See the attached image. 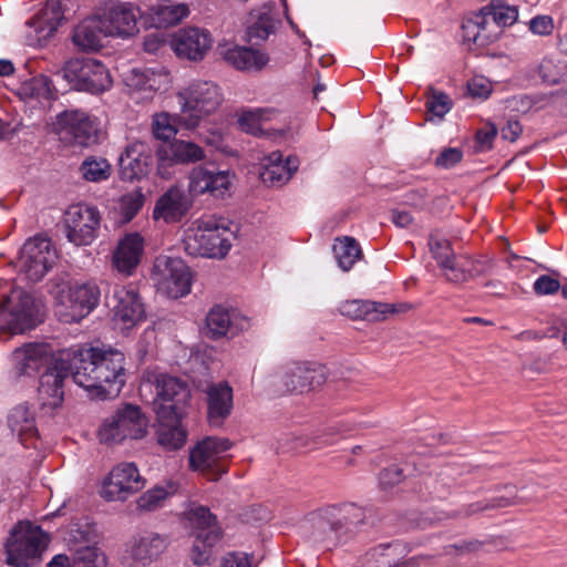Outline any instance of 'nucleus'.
Here are the masks:
<instances>
[{"label":"nucleus","mask_w":567,"mask_h":567,"mask_svg":"<svg viewBox=\"0 0 567 567\" xmlns=\"http://www.w3.org/2000/svg\"><path fill=\"white\" fill-rule=\"evenodd\" d=\"M68 357V377L91 398L106 400L120 394L125 384V357L121 351L82 346L69 349Z\"/></svg>","instance_id":"f257e3e1"},{"label":"nucleus","mask_w":567,"mask_h":567,"mask_svg":"<svg viewBox=\"0 0 567 567\" xmlns=\"http://www.w3.org/2000/svg\"><path fill=\"white\" fill-rule=\"evenodd\" d=\"M69 350L54 355L47 343H29L11 354L16 377L40 374L38 401L44 414H53L64 400V381L68 379Z\"/></svg>","instance_id":"f03ea898"},{"label":"nucleus","mask_w":567,"mask_h":567,"mask_svg":"<svg viewBox=\"0 0 567 567\" xmlns=\"http://www.w3.org/2000/svg\"><path fill=\"white\" fill-rule=\"evenodd\" d=\"M229 231L225 219L216 216H203L188 227L185 233V250L193 256L210 258L225 257L231 245L225 234Z\"/></svg>","instance_id":"7ed1b4c3"},{"label":"nucleus","mask_w":567,"mask_h":567,"mask_svg":"<svg viewBox=\"0 0 567 567\" xmlns=\"http://www.w3.org/2000/svg\"><path fill=\"white\" fill-rule=\"evenodd\" d=\"M49 542L40 526L19 522L6 543V563L12 567H31L38 561Z\"/></svg>","instance_id":"20e7f679"},{"label":"nucleus","mask_w":567,"mask_h":567,"mask_svg":"<svg viewBox=\"0 0 567 567\" xmlns=\"http://www.w3.org/2000/svg\"><path fill=\"white\" fill-rule=\"evenodd\" d=\"M233 443L225 437L207 436L189 452V468L208 481L216 482L228 472Z\"/></svg>","instance_id":"39448f33"},{"label":"nucleus","mask_w":567,"mask_h":567,"mask_svg":"<svg viewBox=\"0 0 567 567\" xmlns=\"http://www.w3.org/2000/svg\"><path fill=\"white\" fill-rule=\"evenodd\" d=\"M178 101L185 120V128H195L202 118L216 112L223 102V94L217 84L210 81H195L178 92Z\"/></svg>","instance_id":"423d86ee"},{"label":"nucleus","mask_w":567,"mask_h":567,"mask_svg":"<svg viewBox=\"0 0 567 567\" xmlns=\"http://www.w3.org/2000/svg\"><path fill=\"white\" fill-rule=\"evenodd\" d=\"M148 420L141 408L123 404L113 415L106 417L97 432L101 443L117 444L126 439H142L146 434Z\"/></svg>","instance_id":"0eeeda50"},{"label":"nucleus","mask_w":567,"mask_h":567,"mask_svg":"<svg viewBox=\"0 0 567 567\" xmlns=\"http://www.w3.org/2000/svg\"><path fill=\"white\" fill-rule=\"evenodd\" d=\"M62 76L73 90L92 94L103 93L113 82L109 69L91 58L68 61L62 69Z\"/></svg>","instance_id":"6e6552de"},{"label":"nucleus","mask_w":567,"mask_h":567,"mask_svg":"<svg viewBox=\"0 0 567 567\" xmlns=\"http://www.w3.org/2000/svg\"><path fill=\"white\" fill-rule=\"evenodd\" d=\"M99 124L87 112L66 110L56 116V133L68 145L87 147L97 142Z\"/></svg>","instance_id":"1a4fd4ad"},{"label":"nucleus","mask_w":567,"mask_h":567,"mask_svg":"<svg viewBox=\"0 0 567 567\" xmlns=\"http://www.w3.org/2000/svg\"><path fill=\"white\" fill-rule=\"evenodd\" d=\"M145 486L135 463L123 462L115 465L104 478L100 495L106 502H125Z\"/></svg>","instance_id":"9d476101"},{"label":"nucleus","mask_w":567,"mask_h":567,"mask_svg":"<svg viewBox=\"0 0 567 567\" xmlns=\"http://www.w3.org/2000/svg\"><path fill=\"white\" fill-rule=\"evenodd\" d=\"M63 221L69 241L76 246H86L97 237L101 215L94 206L75 204L65 210Z\"/></svg>","instance_id":"9b49d317"},{"label":"nucleus","mask_w":567,"mask_h":567,"mask_svg":"<svg viewBox=\"0 0 567 567\" xmlns=\"http://www.w3.org/2000/svg\"><path fill=\"white\" fill-rule=\"evenodd\" d=\"M56 252L51 240L43 236H34L27 240L21 248L19 267L29 280H41L55 262Z\"/></svg>","instance_id":"f8f14e48"},{"label":"nucleus","mask_w":567,"mask_h":567,"mask_svg":"<svg viewBox=\"0 0 567 567\" xmlns=\"http://www.w3.org/2000/svg\"><path fill=\"white\" fill-rule=\"evenodd\" d=\"M157 417H173L184 415L185 406L190 400L187 384L178 378L161 374L156 380Z\"/></svg>","instance_id":"ddd939ff"},{"label":"nucleus","mask_w":567,"mask_h":567,"mask_svg":"<svg viewBox=\"0 0 567 567\" xmlns=\"http://www.w3.org/2000/svg\"><path fill=\"white\" fill-rule=\"evenodd\" d=\"M154 269L161 276L158 284L169 298L177 299L190 292L192 272L179 258H157Z\"/></svg>","instance_id":"4468645a"},{"label":"nucleus","mask_w":567,"mask_h":567,"mask_svg":"<svg viewBox=\"0 0 567 567\" xmlns=\"http://www.w3.org/2000/svg\"><path fill=\"white\" fill-rule=\"evenodd\" d=\"M205 158V151L194 142L175 140L156 151V172L162 178H169L174 164L196 163Z\"/></svg>","instance_id":"2eb2a0df"},{"label":"nucleus","mask_w":567,"mask_h":567,"mask_svg":"<svg viewBox=\"0 0 567 567\" xmlns=\"http://www.w3.org/2000/svg\"><path fill=\"white\" fill-rule=\"evenodd\" d=\"M41 306L31 295L22 293L11 312H0V333H23L41 322Z\"/></svg>","instance_id":"dca6fc26"},{"label":"nucleus","mask_w":567,"mask_h":567,"mask_svg":"<svg viewBox=\"0 0 567 567\" xmlns=\"http://www.w3.org/2000/svg\"><path fill=\"white\" fill-rule=\"evenodd\" d=\"M203 393L208 424L213 427L223 426L233 412V388L227 381L209 382L203 389Z\"/></svg>","instance_id":"f3484780"},{"label":"nucleus","mask_w":567,"mask_h":567,"mask_svg":"<svg viewBox=\"0 0 567 567\" xmlns=\"http://www.w3.org/2000/svg\"><path fill=\"white\" fill-rule=\"evenodd\" d=\"M327 369L313 362H299L288 368L282 384L289 393H307L320 388L327 381Z\"/></svg>","instance_id":"a211bd4d"},{"label":"nucleus","mask_w":567,"mask_h":567,"mask_svg":"<svg viewBox=\"0 0 567 567\" xmlns=\"http://www.w3.org/2000/svg\"><path fill=\"white\" fill-rule=\"evenodd\" d=\"M107 305L113 310L115 318L126 327H132L144 318V305L133 285H116L112 295L107 297Z\"/></svg>","instance_id":"6ab92c4d"},{"label":"nucleus","mask_w":567,"mask_h":567,"mask_svg":"<svg viewBox=\"0 0 567 567\" xmlns=\"http://www.w3.org/2000/svg\"><path fill=\"white\" fill-rule=\"evenodd\" d=\"M320 518L339 540L365 520L364 509L353 503L329 505L320 509Z\"/></svg>","instance_id":"aec40b11"},{"label":"nucleus","mask_w":567,"mask_h":567,"mask_svg":"<svg viewBox=\"0 0 567 567\" xmlns=\"http://www.w3.org/2000/svg\"><path fill=\"white\" fill-rule=\"evenodd\" d=\"M492 266V260L487 258L473 259L470 256L454 254L449 259H444L440 269L446 281L463 284L487 274Z\"/></svg>","instance_id":"412c9836"},{"label":"nucleus","mask_w":567,"mask_h":567,"mask_svg":"<svg viewBox=\"0 0 567 567\" xmlns=\"http://www.w3.org/2000/svg\"><path fill=\"white\" fill-rule=\"evenodd\" d=\"M153 165L152 150L141 141L128 144L120 156L121 177L125 181L141 179L152 171Z\"/></svg>","instance_id":"4be33fe9"},{"label":"nucleus","mask_w":567,"mask_h":567,"mask_svg":"<svg viewBox=\"0 0 567 567\" xmlns=\"http://www.w3.org/2000/svg\"><path fill=\"white\" fill-rule=\"evenodd\" d=\"M101 17L111 37H130L137 32V18L142 17V12L133 3L117 2L106 7Z\"/></svg>","instance_id":"5701e85b"},{"label":"nucleus","mask_w":567,"mask_h":567,"mask_svg":"<svg viewBox=\"0 0 567 567\" xmlns=\"http://www.w3.org/2000/svg\"><path fill=\"white\" fill-rule=\"evenodd\" d=\"M210 45L209 32L199 28L179 30L171 41V48L176 55L190 61L203 60Z\"/></svg>","instance_id":"b1692460"},{"label":"nucleus","mask_w":567,"mask_h":567,"mask_svg":"<svg viewBox=\"0 0 567 567\" xmlns=\"http://www.w3.org/2000/svg\"><path fill=\"white\" fill-rule=\"evenodd\" d=\"M249 326L248 318L220 306L210 309L206 317L207 336L212 339L233 338L237 333L247 330Z\"/></svg>","instance_id":"393cba45"},{"label":"nucleus","mask_w":567,"mask_h":567,"mask_svg":"<svg viewBox=\"0 0 567 567\" xmlns=\"http://www.w3.org/2000/svg\"><path fill=\"white\" fill-rule=\"evenodd\" d=\"M190 207L192 200L185 192L177 186H172L156 200L153 218L162 219L166 224H175L187 215Z\"/></svg>","instance_id":"a878e982"},{"label":"nucleus","mask_w":567,"mask_h":567,"mask_svg":"<svg viewBox=\"0 0 567 567\" xmlns=\"http://www.w3.org/2000/svg\"><path fill=\"white\" fill-rule=\"evenodd\" d=\"M168 545L167 535L144 532L132 538L127 551L134 561L146 566L158 559Z\"/></svg>","instance_id":"bb28decb"},{"label":"nucleus","mask_w":567,"mask_h":567,"mask_svg":"<svg viewBox=\"0 0 567 567\" xmlns=\"http://www.w3.org/2000/svg\"><path fill=\"white\" fill-rule=\"evenodd\" d=\"M409 308L408 305H394L386 302H375L370 300H348L340 307L343 316L352 320H365L369 322H379L388 318L389 315L395 313Z\"/></svg>","instance_id":"cd10ccee"},{"label":"nucleus","mask_w":567,"mask_h":567,"mask_svg":"<svg viewBox=\"0 0 567 567\" xmlns=\"http://www.w3.org/2000/svg\"><path fill=\"white\" fill-rule=\"evenodd\" d=\"M144 251V239L137 234H127L117 244L112 262L113 267L124 276H131L141 262Z\"/></svg>","instance_id":"c85d7f7f"},{"label":"nucleus","mask_w":567,"mask_h":567,"mask_svg":"<svg viewBox=\"0 0 567 567\" xmlns=\"http://www.w3.org/2000/svg\"><path fill=\"white\" fill-rule=\"evenodd\" d=\"M299 164L297 156L284 158L281 152H271L264 158L260 177L265 184L280 187L291 179Z\"/></svg>","instance_id":"c756f323"},{"label":"nucleus","mask_w":567,"mask_h":567,"mask_svg":"<svg viewBox=\"0 0 567 567\" xmlns=\"http://www.w3.org/2000/svg\"><path fill=\"white\" fill-rule=\"evenodd\" d=\"M230 185V177L227 172H217L205 167H195L189 176V193L198 196L209 193L214 196L224 195Z\"/></svg>","instance_id":"7c9ffc66"},{"label":"nucleus","mask_w":567,"mask_h":567,"mask_svg":"<svg viewBox=\"0 0 567 567\" xmlns=\"http://www.w3.org/2000/svg\"><path fill=\"white\" fill-rule=\"evenodd\" d=\"M110 35L101 17L93 16L80 22L73 31V43L84 51H96L103 47L102 39Z\"/></svg>","instance_id":"2f4dec72"},{"label":"nucleus","mask_w":567,"mask_h":567,"mask_svg":"<svg viewBox=\"0 0 567 567\" xmlns=\"http://www.w3.org/2000/svg\"><path fill=\"white\" fill-rule=\"evenodd\" d=\"M485 18V25L488 27L489 38L496 41L503 33V29L513 25L518 18V10L514 6L505 4L501 1H492L481 10Z\"/></svg>","instance_id":"473e14b6"},{"label":"nucleus","mask_w":567,"mask_h":567,"mask_svg":"<svg viewBox=\"0 0 567 567\" xmlns=\"http://www.w3.org/2000/svg\"><path fill=\"white\" fill-rule=\"evenodd\" d=\"M277 12L272 7L264 6L250 12L247 37L250 42L258 44L275 32L279 23Z\"/></svg>","instance_id":"72a5a7b5"},{"label":"nucleus","mask_w":567,"mask_h":567,"mask_svg":"<svg viewBox=\"0 0 567 567\" xmlns=\"http://www.w3.org/2000/svg\"><path fill=\"white\" fill-rule=\"evenodd\" d=\"M8 424L24 447H37L39 433L34 417L27 406L18 405L14 408L8 417Z\"/></svg>","instance_id":"f704fd0d"},{"label":"nucleus","mask_w":567,"mask_h":567,"mask_svg":"<svg viewBox=\"0 0 567 567\" xmlns=\"http://www.w3.org/2000/svg\"><path fill=\"white\" fill-rule=\"evenodd\" d=\"M189 13L188 6L185 3H175L171 0H164L150 8L147 22L155 29L167 28L179 23Z\"/></svg>","instance_id":"c9c22d12"},{"label":"nucleus","mask_w":567,"mask_h":567,"mask_svg":"<svg viewBox=\"0 0 567 567\" xmlns=\"http://www.w3.org/2000/svg\"><path fill=\"white\" fill-rule=\"evenodd\" d=\"M224 60L240 71L261 70L268 62L266 53L252 48L233 45L221 51Z\"/></svg>","instance_id":"e433bc0d"},{"label":"nucleus","mask_w":567,"mask_h":567,"mask_svg":"<svg viewBox=\"0 0 567 567\" xmlns=\"http://www.w3.org/2000/svg\"><path fill=\"white\" fill-rule=\"evenodd\" d=\"M100 289L94 282H75L70 286L68 299L71 309L80 316L87 315L100 300Z\"/></svg>","instance_id":"4c0bfd02"},{"label":"nucleus","mask_w":567,"mask_h":567,"mask_svg":"<svg viewBox=\"0 0 567 567\" xmlns=\"http://www.w3.org/2000/svg\"><path fill=\"white\" fill-rule=\"evenodd\" d=\"M504 488H512L516 492V486L506 484ZM522 504V499L514 493L513 496H496L489 499L478 501L468 505L463 506L461 509L455 512L451 517H471L473 515L484 513L486 511L499 509Z\"/></svg>","instance_id":"58836bf2"},{"label":"nucleus","mask_w":567,"mask_h":567,"mask_svg":"<svg viewBox=\"0 0 567 567\" xmlns=\"http://www.w3.org/2000/svg\"><path fill=\"white\" fill-rule=\"evenodd\" d=\"M183 415L173 417H158V443L168 450H178L184 446L187 432L182 426Z\"/></svg>","instance_id":"ea45409f"},{"label":"nucleus","mask_w":567,"mask_h":567,"mask_svg":"<svg viewBox=\"0 0 567 567\" xmlns=\"http://www.w3.org/2000/svg\"><path fill=\"white\" fill-rule=\"evenodd\" d=\"M484 19L481 11H477L464 20L462 24L464 41L482 48L495 42L494 38H489L488 27L485 25Z\"/></svg>","instance_id":"a19ab883"},{"label":"nucleus","mask_w":567,"mask_h":567,"mask_svg":"<svg viewBox=\"0 0 567 567\" xmlns=\"http://www.w3.org/2000/svg\"><path fill=\"white\" fill-rule=\"evenodd\" d=\"M221 529H210L207 532H197L193 543L190 558L197 566L209 563L213 547L220 540Z\"/></svg>","instance_id":"79ce46f5"},{"label":"nucleus","mask_w":567,"mask_h":567,"mask_svg":"<svg viewBox=\"0 0 567 567\" xmlns=\"http://www.w3.org/2000/svg\"><path fill=\"white\" fill-rule=\"evenodd\" d=\"M333 254L338 266L343 271H349L363 254L358 241L352 237L338 238L333 245Z\"/></svg>","instance_id":"37998d69"},{"label":"nucleus","mask_w":567,"mask_h":567,"mask_svg":"<svg viewBox=\"0 0 567 567\" xmlns=\"http://www.w3.org/2000/svg\"><path fill=\"white\" fill-rule=\"evenodd\" d=\"M183 110L181 109L179 114L171 115L168 113H159L153 116L152 130L153 134L157 140L168 141L173 138L178 127H185V120Z\"/></svg>","instance_id":"c03bdc74"},{"label":"nucleus","mask_w":567,"mask_h":567,"mask_svg":"<svg viewBox=\"0 0 567 567\" xmlns=\"http://www.w3.org/2000/svg\"><path fill=\"white\" fill-rule=\"evenodd\" d=\"M399 544H383L365 554V567H394L400 560Z\"/></svg>","instance_id":"a18cd8bd"},{"label":"nucleus","mask_w":567,"mask_h":567,"mask_svg":"<svg viewBox=\"0 0 567 567\" xmlns=\"http://www.w3.org/2000/svg\"><path fill=\"white\" fill-rule=\"evenodd\" d=\"M79 171L86 182L101 183L110 178L112 165L104 157L87 156L81 163Z\"/></svg>","instance_id":"49530a36"},{"label":"nucleus","mask_w":567,"mask_h":567,"mask_svg":"<svg viewBox=\"0 0 567 567\" xmlns=\"http://www.w3.org/2000/svg\"><path fill=\"white\" fill-rule=\"evenodd\" d=\"M339 431L334 426H328L322 432H319L312 439L308 436H300L296 439L295 449H320L333 443V436H336Z\"/></svg>","instance_id":"de8ad7c7"},{"label":"nucleus","mask_w":567,"mask_h":567,"mask_svg":"<svg viewBox=\"0 0 567 567\" xmlns=\"http://www.w3.org/2000/svg\"><path fill=\"white\" fill-rule=\"evenodd\" d=\"M188 519L195 526L197 532H207L210 529H220L217 526L216 517L205 506H195L188 512Z\"/></svg>","instance_id":"09e8293b"},{"label":"nucleus","mask_w":567,"mask_h":567,"mask_svg":"<svg viewBox=\"0 0 567 567\" xmlns=\"http://www.w3.org/2000/svg\"><path fill=\"white\" fill-rule=\"evenodd\" d=\"M63 18L61 0H48L40 11V19L48 24L50 31L56 30Z\"/></svg>","instance_id":"8fccbe9b"},{"label":"nucleus","mask_w":567,"mask_h":567,"mask_svg":"<svg viewBox=\"0 0 567 567\" xmlns=\"http://www.w3.org/2000/svg\"><path fill=\"white\" fill-rule=\"evenodd\" d=\"M72 567H106V558L96 548L86 547L78 551Z\"/></svg>","instance_id":"3c124183"},{"label":"nucleus","mask_w":567,"mask_h":567,"mask_svg":"<svg viewBox=\"0 0 567 567\" xmlns=\"http://www.w3.org/2000/svg\"><path fill=\"white\" fill-rule=\"evenodd\" d=\"M168 493L163 487H155L145 492L137 501L138 508L143 511H154L162 506L167 498Z\"/></svg>","instance_id":"603ef678"},{"label":"nucleus","mask_w":567,"mask_h":567,"mask_svg":"<svg viewBox=\"0 0 567 567\" xmlns=\"http://www.w3.org/2000/svg\"><path fill=\"white\" fill-rule=\"evenodd\" d=\"M239 124L243 131L256 136L264 135L266 131L262 128L261 114L259 111L244 112L239 118Z\"/></svg>","instance_id":"864d4df0"},{"label":"nucleus","mask_w":567,"mask_h":567,"mask_svg":"<svg viewBox=\"0 0 567 567\" xmlns=\"http://www.w3.org/2000/svg\"><path fill=\"white\" fill-rule=\"evenodd\" d=\"M429 247L433 255V258L437 261L439 267L444 264V259H449L450 256L454 255L451 244L446 239L430 236Z\"/></svg>","instance_id":"5fc2aeb1"},{"label":"nucleus","mask_w":567,"mask_h":567,"mask_svg":"<svg viewBox=\"0 0 567 567\" xmlns=\"http://www.w3.org/2000/svg\"><path fill=\"white\" fill-rule=\"evenodd\" d=\"M492 84L484 76H474L467 82V93L473 99H487L492 93Z\"/></svg>","instance_id":"6e6d98bb"},{"label":"nucleus","mask_w":567,"mask_h":567,"mask_svg":"<svg viewBox=\"0 0 567 567\" xmlns=\"http://www.w3.org/2000/svg\"><path fill=\"white\" fill-rule=\"evenodd\" d=\"M463 158V152L456 147L444 148L435 158V166L443 169H449L458 164Z\"/></svg>","instance_id":"4d7b16f0"},{"label":"nucleus","mask_w":567,"mask_h":567,"mask_svg":"<svg viewBox=\"0 0 567 567\" xmlns=\"http://www.w3.org/2000/svg\"><path fill=\"white\" fill-rule=\"evenodd\" d=\"M561 287L559 280L548 275H542L533 285L534 292L537 296L554 295L559 289L561 290Z\"/></svg>","instance_id":"13d9d810"},{"label":"nucleus","mask_w":567,"mask_h":567,"mask_svg":"<svg viewBox=\"0 0 567 567\" xmlns=\"http://www.w3.org/2000/svg\"><path fill=\"white\" fill-rule=\"evenodd\" d=\"M427 111L437 117H443L451 109L450 97L444 93L434 94L426 102Z\"/></svg>","instance_id":"bf43d9fd"},{"label":"nucleus","mask_w":567,"mask_h":567,"mask_svg":"<svg viewBox=\"0 0 567 567\" xmlns=\"http://www.w3.org/2000/svg\"><path fill=\"white\" fill-rule=\"evenodd\" d=\"M150 76L144 82V91L156 92L165 87L169 82L168 72L164 69H151Z\"/></svg>","instance_id":"052dcab7"},{"label":"nucleus","mask_w":567,"mask_h":567,"mask_svg":"<svg viewBox=\"0 0 567 567\" xmlns=\"http://www.w3.org/2000/svg\"><path fill=\"white\" fill-rule=\"evenodd\" d=\"M403 480V471L398 465H391L379 474L380 486L383 489L399 484Z\"/></svg>","instance_id":"680f3d73"},{"label":"nucleus","mask_w":567,"mask_h":567,"mask_svg":"<svg viewBox=\"0 0 567 567\" xmlns=\"http://www.w3.org/2000/svg\"><path fill=\"white\" fill-rule=\"evenodd\" d=\"M22 90L30 96H45L49 93V80L43 75L34 76L23 85Z\"/></svg>","instance_id":"e2e57ef3"},{"label":"nucleus","mask_w":567,"mask_h":567,"mask_svg":"<svg viewBox=\"0 0 567 567\" xmlns=\"http://www.w3.org/2000/svg\"><path fill=\"white\" fill-rule=\"evenodd\" d=\"M496 135L497 128L494 124L488 123L480 128L475 134V141L480 150H491Z\"/></svg>","instance_id":"0e129e2a"},{"label":"nucleus","mask_w":567,"mask_h":567,"mask_svg":"<svg viewBox=\"0 0 567 567\" xmlns=\"http://www.w3.org/2000/svg\"><path fill=\"white\" fill-rule=\"evenodd\" d=\"M144 205V196L138 193L123 199V214L127 220L134 218Z\"/></svg>","instance_id":"69168bd1"},{"label":"nucleus","mask_w":567,"mask_h":567,"mask_svg":"<svg viewBox=\"0 0 567 567\" xmlns=\"http://www.w3.org/2000/svg\"><path fill=\"white\" fill-rule=\"evenodd\" d=\"M529 30L538 35H549L554 30V22L549 16H537L529 22Z\"/></svg>","instance_id":"338daca9"},{"label":"nucleus","mask_w":567,"mask_h":567,"mask_svg":"<svg viewBox=\"0 0 567 567\" xmlns=\"http://www.w3.org/2000/svg\"><path fill=\"white\" fill-rule=\"evenodd\" d=\"M251 558L246 553L233 551L224 556L220 567H251Z\"/></svg>","instance_id":"774afa93"}]
</instances>
